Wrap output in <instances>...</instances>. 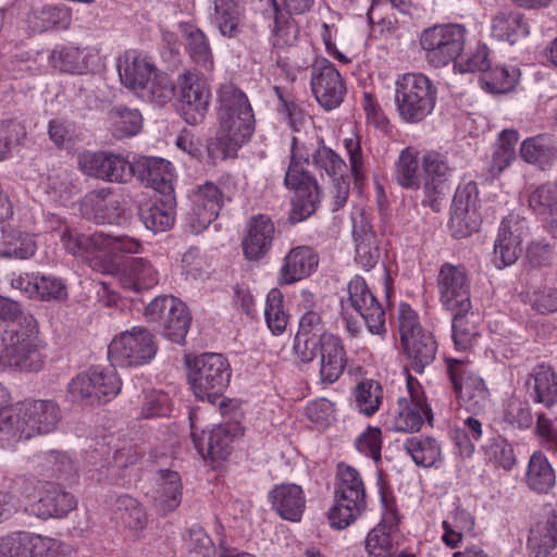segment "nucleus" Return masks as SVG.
<instances>
[{
	"instance_id": "nucleus-1",
	"label": "nucleus",
	"mask_w": 557,
	"mask_h": 557,
	"mask_svg": "<svg viewBox=\"0 0 557 557\" xmlns=\"http://www.w3.org/2000/svg\"><path fill=\"white\" fill-rule=\"evenodd\" d=\"M310 158L314 168L324 171L332 181L346 176V162L332 148L325 146L322 138L318 148L310 152L294 136L292 138L290 161L284 178L285 186L295 191L289 213L292 223H299L308 219L317 211L321 202L322 191L317 178L306 169Z\"/></svg>"
},
{
	"instance_id": "nucleus-2",
	"label": "nucleus",
	"mask_w": 557,
	"mask_h": 557,
	"mask_svg": "<svg viewBox=\"0 0 557 557\" xmlns=\"http://www.w3.org/2000/svg\"><path fill=\"white\" fill-rule=\"evenodd\" d=\"M216 136L207 150L213 162L234 158L255 132V115L248 97L235 84H222L218 90Z\"/></svg>"
},
{
	"instance_id": "nucleus-3",
	"label": "nucleus",
	"mask_w": 557,
	"mask_h": 557,
	"mask_svg": "<svg viewBox=\"0 0 557 557\" xmlns=\"http://www.w3.org/2000/svg\"><path fill=\"white\" fill-rule=\"evenodd\" d=\"M1 342L4 367L21 372H38L44 368L46 345L39 338L38 321L33 314L22 318L21 326L5 330Z\"/></svg>"
},
{
	"instance_id": "nucleus-4",
	"label": "nucleus",
	"mask_w": 557,
	"mask_h": 557,
	"mask_svg": "<svg viewBox=\"0 0 557 557\" xmlns=\"http://www.w3.org/2000/svg\"><path fill=\"white\" fill-rule=\"evenodd\" d=\"M336 478L334 504L327 519L332 528L343 530L364 512L367 492L361 474L351 466L338 463Z\"/></svg>"
},
{
	"instance_id": "nucleus-5",
	"label": "nucleus",
	"mask_w": 557,
	"mask_h": 557,
	"mask_svg": "<svg viewBox=\"0 0 557 557\" xmlns=\"http://www.w3.org/2000/svg\"><path fill=\"white\" fill-rule=\"evenodd\" d=\"M437 88L421 73H407L396 81L395 103L399 116L407 123H419L436 104Z\"/></svg>"
},
{
	"instance_id": "nucleus-6",
	"label": "nucleus",
	"mask_w": 557,
	"mask_h": 557,
	"mask_svg": "<svg viewBox=\"0 0 557 557\" xmlns=\"http://www.w3.org/2000/svg\"><path fill=\"white\" fill-rule=\"evenodd\" d=\"M188 381L197 398L215 404L228 386L232 370L221 354L206 352L187 361Z\"/></svg>"
},
{
	"instance_id": "nucleus-7",
	"label": "nucleus",
	"mask_w": 557,
	"mask_h": 557,
	"mask_svg": "<svg viewBox=\"0 0 557 557\" xmlns=\"http://www.w3.org/2000/svg\"><path fill=\"white\" fill-rule=\"evenodd\" d=\"M398 330L411 368L422 373L435 359L437 344L432 333L422 329L416 311L408 304L398 308Z\"/></svg>"
},
{
	"instance_id": "nucleus-8",
	"label": "nucleus",
	"mask_w": 557,
	"mask_h": 557,
	"mask_svg": "<svg viewBox=\"0 0 557 557\" xmlns=\"http://www.w3.org/2000/svg\"><path fill=\"white\" fill-rule=\"evenodd\" d=\"M419 44L424 59L434 67H443L455 62L466 44V28L460 24H442L425 28Z\"/></svg>"
},
{
	"instance_id": "nucleus-9",
	"label": "nucleus",
	"mask_w": 557,
	"mask_h": 557,
	"mask_svg": "<svg viewBox=\"0 0 557 557\" xmlns=\"http://www.w3.org/2000/svg\"><path fill=\"white\" fill-rule=\"evenodd\" d=\"M121 387L122 381L113 369L91 367L70 381L67 393L73 401L100 405L113 399Z\"/></svg>"
},
{
	"instance_id": "nucleus-10",
	"label": "nucleus",
	"mask_w": 557,
	"mask_h": 557,
	"mask_svg": "<svg viewBox=\"0 0 557 557\" xmlns=\"http://www.w3.org/2000/svg\"><path fill=\"white\" fill-rule=\"evenodd\" d=\"M157 351L154 336L144 326H133L111 341L108 355L116 366L139 367L149 363Z\"/></svg>"
},
{
	"instance_id": "nucleus-11",
	"label": "nucleus",
	"mask_w": 557,
	"mask_h": 557,
	"mask_svg": "<svg viewBox=\"0 0 557 557\" xmlns=\"http://www.w3.org/2000/svg\"><path fill=\"white\" fill-rule=\"evenodd\" d=\"M145 317L149 322L158 324L164 338L176 344L184 343L191 322L185 304L168 295L150 301L145 310Z\"/></svg>"
},
{
	"instance_id": "nucleus-12",
	"label": "nucleus",
	"mask_w": 557,
	"mask_h": 557,
	"mask_svg": "<svg viewBox=\"0 0 557 557\" xmlns=\"http://www.w3.org/2000/svg\"><path fill=\"white\" fill-rule=\"evenodd\" d=\"M446 366L454 391L467 410H483L490 400V392L484 380L475 373L473 366L465 359L457 358H447Z\"/></svg>"
},
{
	"instance_id": "nucleus-13",
	"label": "nucleus",
	"mask_w": 557,
	"mask_h": 557,
	"mask_svg": "<svg viewBox=\"0 0 557 557\" xmlns=\"http://www.w3.org/2000/svg\"><path fill=\"white\" fill-rule=\"evenodd\" d=\"M406 385L407 396L398 398L393 428L399 432H416L424 422L431 423L433 413L419 381L408 374Z\"/></svg>"
},
{
	"instance_id": "nucleus-14",
	"label": "nucleus",
	"mask_w": 557,
	"mask_h": 557,
	"mask_svg": "<svg viewBox=\"0 0 557 557\" xmlns=\"http://www.w3.org/2000/svg\"><path fill=\"white\" fill-rule=\"evenodd\" d=\"M423 171L422 205L430 207L434 212L443 208L445 196L448 191V181L453 176L454 169L449 165L446 156L429 151L421 160Z\"/></svg>"
},
{
	"instance_id": "nucleus-15",
	"label": "nucleus",
	"mask_w": 557,
	"mask_h": 557,
	"mask_svg": "<svg viewBox=\"0 0 557 557\" xmlns=\"http://www.w3.org/2000/svg\"><path fill=\"white\" fill-rule=\"evenodd\" d=\"M479 208L476 183L470 181L460 184L455 191L450 207L449 225L455 236L466 237L479 230L482 222Z\"/></svg>"
},
{
	"instance_id": "nucleus-16",
	"label": "nucleus",
	"mask_w": 557,
	"mask_h": 557,
	"mask_svg": "<svg viewBox=\"0 0 557 557\" xmlns=\"http://www.w3.org/2000/svg\"><path fill=\"white\" fill-rule=\"evenodd\" d=\"M311 91L326 110L337 108L344 100L346 86L335 65L325 58L315 59L310 69Z\"/></svg>"
},
{
	"instance_id": "nucleus-17",
	"label": "nucleus",
	"mask_w": 557,
	"mask_h": 557,
	"mask_svg": "<svg viewBox=\"0 0 557 557\" xmlns=\"http://www.w3.org/2000/svg\"><path fill=\"white\" fill-rule=\"evenodd\" d=\"M436 282L440 301L445 309L459 312L471 310L470 280L463 267L444 263Z\"/></svg>"
},
{
	"instance_id": "nucleus-18",
	"label": "nucleus",
	"mask_w": 557,
	"mask_h": 557,
	"mask_svg": "<svg viewBox=\"0 0 557 557\" xmlns=\"http://www.w3.org/2000/svg\"><path fill=\"white\" fill-rule=\"evenodd\" d=\"M81 170L104 182L124 184L132 180V161L111 151L85 152L79 156Z\"/></svg>"
},
{
	"instance_id": "nucleus-19",
	"label": "nucleus",
	"mask_w": 557,
	"mask_h": 557,
	"mask_svg": "<svg viewBox=\"0 0 557 557\" xmlns=\"http://www.w3.org/2000/svg\"><path fill=\"white\" fill-rule=\"evenodd\" d=\"M180 87L178 111L189 125L201 123L208 112L211 91L194 72L178 75Z\"/></svg>"
},
{
	"instance_id": "nucleus-20",
	"label": "nucleus",
	"mask_w": 557,
	"mask_h": 557,
	"mask_svg": "<svg viewBox=\"0 0 557 557\" xmlns=\"http://www.w3.org/2000/svg\"><path fill=\"white\" fill-rule=\"evenodd\" d=\"M124 194L112 187H101L87 191L79 202L84 219L97 224L112 223L123 210Z\"/></svg>"
},
{
	"instance_id": "nucleus-21",
	"label": "nucleus",
	"mask_w": 557,
	"mask_h": 557,
	"mask_svg": "<svg viewBox=\"0 0 557 557\" xmlns=\"http://www.w3.org/2000/svg\"><path fill=\"white\" fill-rule=\"evenodd\" d=\"M348 295L351 307L363 319L369 332L375 335L385 334V311L363 277L356 275L351 278L348 283Z\"/></svg>"
},
{
	"instance_id": "nucleus-22",
	"label": "nucleus",
	"mask_w": 557,
	"mask_h": 557,
	"mask_svg": "<svg viewBox=\"0 0 557 557\" xmlns=\"http://www.w3.org/2000/svg\"><path fill=\"white\" fill-rule=\"evenodd\" d=\"M199 409H193L189 412V422L191 429V438L197 451L203 457L212 461L225 460L232 451V443L234 435L226 426L218 425L209 433L207 442L198 435V431L202 430L199 419ZM203 433V431H201Z\"/></svg>"
},
{
	"instance_id": "nucleus-23",
	"label": "nucleus",
	"mask_w": 557,
	"mask_h": 557,
	"mask_svg": "<svg viewBox=\"0 0 557 557\" xmlns=\"http://www.w3.org/2000/svg\"><path fill=\"white\" fill-rule=\"evenodd\" d=\"M132 177L160 195L174 194L171 162L156 157H138L132 161Z\"/></svg>"
},
{
	"instance_id": "nucleus-24",
	"label": "nucleus",
	"mask_w": 557,
	"mask_h": 557,
	"mask_svg": "<svg viewBox=\"0 0 557 557\" xmlns=\"http://www.w3.org/2000/svg\"><path fill=\"white\" fill-rule=\"evenodd\" d=\"M77 506L74 495L61 485L45 482L40 497L29 505V512L40 519L63 518Z\"/></svg>"
},
{
	"instance_id": "nucleus-25",
	"label": "nucleus",
	"mask_w": 557,
	"mask_h": 557,
	"mask_svg": "<svg viewBox=\"0 0 557 557\" xmlns=\"http://www.w3.org/2000/svg\"><path fill=\"white\" fill-rule=\"evenodd\" d=\"M191 213L199 230L207 228L219 215L223 203L222 190L212 182L196 186L189 193Z\"/></svg>"
},
{
	"instance_id": "nucleus-26",
	"label": "nucleus",
	"mask_w": 557,
	"mask_h": 557,
	"mask_svg": "<svg viewBox=\"0 0 557 557\" xmlns=\"http://www.w3.org/2000/svg\"><path fill=\"white\" fill-rule=\"evenodd\" d=\"M274 223L267 214H257L247 223L243 238V252L247 260L259 261L270 250L274 237Z\"/></svg>"
},
{
	"instance_id": "nucleus-27",
	"label": "nucleus",
	"mask_w": 557,
	"mask_h": 557,
	"mask_svg": "<svg viewBox=\"0 0 557 557\" xmlns=\"http://www.w3.org/2000/svg\"><path fill=\"white\" fill-rule=\"evenodd\" d=\"M354 238L356 242L355 260L363 270H372L381 259L379 242L371 223L364 213L352 218Z\"/></svg>"
},
{
	"instance_id": "nucleus-28",
	"label": "nucleus",
	"mask_w": 557,
	"mask_h": 557,
	"mask_svg": "<svg viewBox=\"0 0 557 557\" xmlns=\"http://www.w3.org/2000/svg\"><path fill=\"white\" fill-rule=\"evenodd\" d=\"M319 264V255L309 246L292 248L283 260L278 282L290 285L310 276Z\"/></svg>"
},
{
	"instance_id": "nucleus-29",
	"label": "nucleus",
	"mask_w": 557,
	"mask_h": 557,
	"mask_svg": "<svg viewBox=\"0 0 557 557\" xmlns=\"http://www.w3.org/2000/svg\"><path fill=\"white\" fill-rule=\"evenodd\" d=\"M320 351V382L330 385L338 381L347 366V352L343 341L335 335H322Z\"/></svg>"
},
{
	"instance_id": "nucleus-30",
	"label": "nucleus",
	"mask_w": 557,
	"mask_h": 557,
	"mask_svg": "<svg viewBox=\"0 0 557 557\" xmlns=\"http://www.w3.org/2000/svg\"><path fill=\"white\" fill-rule=\"evenodd\" d=\"M29 437L53 432L61 421V409L51 399L23 401Z\"/></svg>"
},
{
	"instance_id": "nucleus-31",
	"label": "nucleus",
	"mask_w": 557,
	"mask_h": 557,
	"mask_svg": "<svg viewBox=\"0 0 557 557\" xmlns=\"http://www.w3.org/2000/svg\"><path fill=\"white\" fill-rule=\"evenodd\" d=\"M110 240L109 235L101 232L83 233L71 226H65L60 235V242L69 253L86 260L99 251L107 250Z\"/></svg>"
},
{
	"instance_id": "nucleus-32",
	"label": "nucleus",
	"mask_w": 557,
	"mask_h": 557,
	"mask_svg": "<svg viewBox=\"0 0 557 557\" xmlns=\"http://www.w3.org/2000/svg\"><path fill=\"white\" fill-rule=\"evenodd\" d=\"M122 83L135 94L146 90L152 75L157 72L154 65L137 51H126L117 65Z\"/></svg>"
},
{
	"instance_id": "nucleus-33",
	"label": "nucleus",
	"mask_w": 557,
	"mask_h": 557,
	"mask_svg": "<svg viewBox=\"0 0 557 557\" xmlns=\"http://www.w3.org/2000/svg\"><path fill=\"white\" fill-rule=\"evenodd\" d=\"M381 502L384 507L382 520L366 539V550L369 557H389L393 549L389 532L398 523L397 511L393 505L388 504L383 493Z\"/></svg>"
},
{
	"instance_id": "nucleus-34",
	"label": "nucleus",
	"mask_w": 557,
	"mask_h": 557,
	"mask_svg": "<svg viewBox=\"0 0 557 557\" xmlns=\"http://www.w3.org/2000/svg\"><path fill=\"white\" fill-rule=\"evenodd\" d=\"M138 214L145 227L154 234L171 230L176 216L175 195H161L152 203L141 206Z\"/></svg>"
},
{
	"instance_id": "nucleus-35",
	"label": "nucleus",
	"mask_w": 557,
	"mask_h": 557,
	"mask_svg": "<svg viewBox=\"0 0 557 557\" xmlns=\"http://www.w3.org/2000/svg\"><path fill=\"white\" fill-rule=\"evenodd\" d=\"M521 236L518 222L511 218L503 219L494 244L493 263L497 269L513 264L521 252Z\"/></svg>"
},
{
	"instance_id": "nucleus-36",
	"label": "nucleus",
	"mask_w": 557,
	"mask_h": 557,
	"mask_svg": "<svg viewBox=\"0 0 557 557\" xmlns=\"http://www.w3.org/2000/svg\"><path fill=\"white\" fill-rule=\"evenodd\" d=\"M120 281L124 288L140 292L158 284L159 272L150 260L133 257L124 262Z\"/></svg>"
},
{
	"instance_id": "nucleus-37",
	"label": "nucleus",
	"mask_w": 557,
	"mask_h": 557,
	"mask_svg": "<svg viewBox=\"0 0 557 557\" xmlns=\"http://www.w3.org/2000/svg\"><path fill=\"white\" fill-rule=\"evenodd\" d=\"M273 508L286 520L299 521L305 509V496L297 484L275 485L269 493Z\"/></svg>"
},
{
	"instance_id": "nucleus-38",
	"label": "nucleus",
	"mask_w": 557,
	"mask_h": 557,
	"mask_svg": "<svg viewBox=\"0 0 557 557\" xmlns=\"http://www.w3.org/2000/svg\"><path fill=\"white\" fill-rule=\"evenodd\" d=\"M212 20L222 36L235 38L243 33L245 8L240 0H213Z\"/></svg>"
},
{
	"instance_id": "nucleus-39",
	"label": "nucleus",
	"mask_w": 557,
	"mask_h": 557,
	"mask_svg": "<svg viewBox=\"0 0 557 557\" xmlns=\"http://www.w3.org/2000/svg\"><path fill=\"white\" fill-rule=\"evenodd\" d=\"M527 386L533 389L530 396L534 403L549 408L557 401V374L550 366L541 363L534 367Z\"/></svg>"
},
{
	"instance_id": "nucleus-40",
	"label": "nucleus",
	"mask_w": 557,
	"mask_h": 557,
	"mask_svg": "<svg viewBox=\"0 0 557 557\" xmlns=\"http://www.w3.org/2000/svg\"><path fill=\"white\" fill-rule=\"evenodd\" d=\"M152 499L156 507L163 513L174 510L182 499V482L176 471L159 470Z\"/></svg>"
},
{
	"instance_id": "nucleus-41",
	"label": "nucleus",
	"mask_w": 557,
	"mask_h": 557,
	"mask_svg": "<svg viewBox=\"0 0 557 557\" xmlns=\"http://www.w3.org/2000/svg\"><path fill=\"white\" fill-rule=\"evenodd\" d=\"M556 547L557 515H553L530 529L525 550L529 557H548Z\"/></svg>"
},
{
	"instance_id": "nucleus-42",
	"label": "nucleus",
	"mask_w": 557,
	"mask_h": 557,
	"mask_svg": "<svg viewBox=\"0 0 557 557\" xmlns=\"http://www.w3.org/2000/svg\"><path fill=\"white\" fill-rule=\"evenodd\" d=\"M112 513L115 520L133 532H141L148 524V515L143 505L127 494L116 496Z\"/></svg>"
},
{
	"instance_id": "nucleus-43",
	"label": "nucleus",
	"mask_w": 557,
	"mask_h": 557,
	"mask_svg": "<svg viewBox=\"0 0 557 557\" xmlns=\"http://www.w3.org/2000/svg\"><path fill=\"white\" fill-rule=\"evenodd\" d=\"M492 35L500 41L513 45L519 37L525 36L528 25L522 13L515 10H502L492 17Z\"/></svg>"
},
{
	"instance_id": "nucleus-44",
	"label": "nucleus",
	"mask_w": 557,
	"mask_h": 557,
	"mask_svg": "<svg viewBox=\"0 0 557 557\" xmlns=\"http://www.w3.org/2000/svg\"><path fill=\"white\" fill-rule=\"evenodd\" d=\"M24 413L23 401L0 409L1 441L17 442L30 438Z\"/></svg>"
},
{
	"instance_id": "nucleus-45",
	"label": "nucleus",
	"mask_w": 557,
	"mask_h": 557,
	"mask_svg": "<svg viewBox=\"0 0 557 557\" xmlns=\"http://www.w3.org/2000/svg\"><path fill=\"white\" fill-rule=\"evenodd\" d=\"M404 447L419 467H433L442 458L441 444L432 436H410L405 441Z\"/></svg>"
},
{
	"instance_id": "nucleus-46",
	"label": "nucleus",
	"mask_w": 557,
	"mask_h": 557,
	"mask_svg": "<svg viewBox=\"0 0 557 557\" xmlns=\"http://www.w3.org/2000/svg\"><path fill=\"white\" fill-rule=\"evenodd\" d=\"M555 471L547 457L541 451H534L529 460L525 482L537 493H547L555 484Z\"/></svg>"
},
{
	"instance_id": "nucleus-47",
	"label": "nucleus",
	"mask_w": 557,
	"mask_h": 557,
	"mask_svg": "<svg viewBox=\"0 0 557 557\" xmlns=\"http://www.w3.org/2000/svg\"><path fill=\"white\" fill-rule=\"evenodd\" d=\"M521 72L517 66H490L480 75L482 88L491 94H507L518 84Z\"/></svg>"
},
{
	"instance_id": "nucleus-48",
	"label": "nucleus",
	"mask_w": 557,
	"mask_h": 557,
	"mask_svg": "<svg viewBox=\"0 0 557 557\" xmlns=\"http://www.w3.org/2000/svg\"><path fill=\"white\" fill-rule=\"evenodd\" d=\"M110 131L116 139L128 138L138 134L143 126V116L137 109L113 107L108 112Z\"/></svg>"
},
{
	"instance_id": "nucleus-49",
	"label": "nucleus",
	"mask_w": 557,
	"mask_h": 557,
	"mask_svg": "<svg viewBox=\"0 0 557 557\" xmlns=\"http://www.w3.org/2000/svg\"><path fill=\"white\" fill-rule=\"evenodd\" d=\"M40 535L30 532H12L0 537V557H36Z\"/></svg>"
},
{
	"instance_id": "nucleus-50",
	"label": "nucleus",
	"mask_w": 557,
	"mask_h": 557,
	"mask_svg": "<svg viewBox=\"0 0 557 557\" xmlns=\"http://www.w3.org/2000/svg\"><path fill=\"white\" fill-rule=\"evenodd\" d=\"M421 162L417 153L410 148L404 149L395 164L394 177L396 182L407 189L418 190L423 187V176L420 172Z\"/></svg>"
},
{
	"instance_id": "nucleus-51",
	"label": "nucleus",
	"mask_w": 557,
	"mask_h": 557,
	"mask_svg": "<svg viewBox=\"0 0 557 557\" xmlns=\"http://www.w3.org/2000/svg\"><path fill=\"white\" fill-rule=\"evenodd\" d=\"M520 156L527 163L537 165L540 169L545 170L554 163L557 158V151L545 136L539 135L529 137L522 141Z\"/></svg>"
},
{
	"instance_id": "nucleus-52",
	"label": "nucleus",
	"mask_w": 557,
	"mask_h": 557,
	"mask_svg": "<svg viewBox=\"0 0 557 557\" xmlns=\"http://www.w3.org/2000/svg\"><path fill=\"white\" fill-rule=\"evenodd\" d=\"M183 33L186 40V50L193 61L208 71L212 70V51L205 33L188 24L183 26Z\"/></svg>"
},
{
	"instance_id": "nucleus-53",
	"label": "nucleus",
	"mask_w": 557,
	"mask_h": 557,
	"mask_svg": "<svg viewBox=\"0 0 557 557\" xmlns=\"http://www.w3.org/2000/svg\"><path fill=\"white\" fill-rule=\"evenodd\" d=\"M453 318V341L456 349L468 350L480 336L479 329L475 324V315L473 312H459L457 310L450 311Z\"/></svg>"
},
{
	"instance_id": "nucleus-54",
	"label": "nucleus",
	"mask_w": 557,
	"mask_h": 557,
	"mask_svg": "<svg viewBox=\"0 0 557 557\" xmlns=\"http://www.w3.org/2000/svg\"><path fill=\"white\" fill-rule=\"evenodd\" d=\"M519 140L516 129H504L497 139L492 153L490 173L493 177L498 176L515 158V147Z\"/></svg>"
},
{
	"instance_id": "nucleus-55",
	"label": "nucleus",
	"mask_w": 557,
	"mask_h": 557,
	"mask_svg": "<svg viewBox=\"0 0 557 557\" xmlns=\"http://www.w3.org/2000/svg\"><path fill=\"white\" fill-rule=\"evenodd\" d=\"M2 245L1 258L29 259L37 250V245L32 235L11 226H8L4 244Z\"/></svg>"
},
{
	"instance_id": "nucleus-56",
	"label": "nucleus",
	"mask_w": 557,
	"mask_h": 557,
	"mask_svg": "<svg viewBox=\"0 0 557 557\" xmlns=\"http://www.w3.org/2000/svg\"><path fill=\"white\" fill-rule=\"evenodd\" d=\"M354 396L359 411L371 417L382 405L383 387L377 381L366 379L356 385Z\"/></svg>"
},
{
	"instance_id": "nucleus-57",
	"label": "nucleus",
	"mask_w": 557,
	"mask_h": 557,
	"mask_svg": "<svg viewBox=\"0 0 557 557\" xmlns=\"http://www.w3.org/2000/svg\"><path fill=\"white\" fill-rule=\"evenodd\" d=\"M34 28L46 32L54 27L66 29L72 22V10L65 4H47L35 13Z\"/></svg>"
},
{
	"instance_id": "nucleus-58",
	"label": "nucleus",
	"mask_w": 557,
	"mask_h": 557,
	"mask_svg": "<svg viewBox=\"0 0 557 557\" xmlns=\"http://www.w3.org/2000/svg\"><path fill=\"white\" fill-rule=\"evenodd\" d=\"M530 209L542 220L557 210V183L546 182L535 187L528 197Z\"/></svg>"
},
{
	"instance_id": "nucleus-59",
	"label": "nucleus",
	"mask_w": 557,
	"mask_h": 557,
	"mask_svg": "<svg viewBox=\"0 0 557 557\" xmlns=\"http://www.w3.org/2000/svg\"><path fill=\"white\" fill-rule=\"evenodd\" d=\"M520 300L541 314L557 312V288L543 286L519 294Z\"/></svg>"
},
{
	"instance_id": "nucleus-60",
	"label": "nucleus",
	"mask_w": 557,
	"mask_h": 557,
	"mask_svg": "<svg viewBox=\"0 0 557 557\" xmlns=\"http://www.w3.org/2000/svg\"><path fill=\"white\" fill-rule=\"evenodd\" d=\"M485 459L495 467L511 470L516 465L512 445L504 437L496 436L483 446Z\"/></svg>"
},
{
	"instance_id": "nucleus-61",
	"label": "nucleus",
	"mask_w": 557,
	"mask_h": 557,
	"mask_svg": "<svg viewBox=\"0 0 557 557\" xmlns=\"http://www.w3.org/2000/svg\"><path fill=\"white\" fill-rule=\"evenodd\" d=\"M174 91L175 87L170 76L162 72H156L146 90L139 92L138 96L157 106H164L173 98Z\"/></svg>"
},
{
	"instance_id": "nucleus-62",
	"label": "nucleus",
	"mask_w": 557,
	"mask_h": 557,
	"mask_svg": "<svg viewBox=\"0 0 557 557\" xmlns=\"http://www.w3.org/2000/svg\"><path fill=\"white\" fill-rule=\"evenodd\" d=\"M264 317L273 334H281L287 325V314L283 310V294L277 288L269 292L265 301Z\"/></svg>"
},
{
	"instance_id": "nucleus-63",
	"label": "nucleus",
	"mask_w": 557,
	"mask_h": 557,
	"mask_svg": "<svg viewBox=\"0 0 557 557\" xmlns=\"http://www.w3.org/2000/svg\"><path fill=\"white\" fill-rule=\"evenodd\" d=\"M502 420L511 428L527 430L533 424V414L528 405L512 397L504 407Z\"/></svg>"
},
{
	"instance_id": "nucleus-64",
	"label": "nucleus",
	"mask_w": 557,
	"mask_h": 557,
	"mask_svg": "<svg viewBox=\"0 0 557 557\" xmlns=\"http://www.w3.org/2000/svg\"><path fill=\"white\" fill-rule=\"evenodd\" d=\"M185 543L189 557H214L215 547L205 529L194 524L187 530Z\"/></svg>"
}]
</instances>
